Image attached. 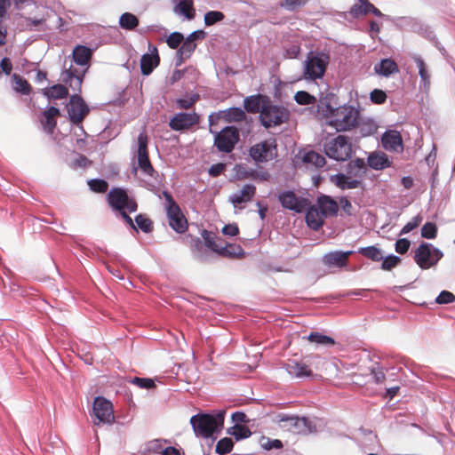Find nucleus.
<instances>
[{"label":"nucleus","mask_w":455,"mask_h":455,"mask_svg":"<svg viewBox=\"0 0 455 455\" xmlns=\"http://www.w3.org/2000/svg\"><path fill=\"white\" fill-rule=\"evenodd\" d=\"M321 108L323 115L328 119L327 124L338 132L349 131L358 124L359 112L354 107L344 105L333 108L326 104Z\"/></svg>","instance_id":"f257e3e1"},{"label":"nucleus","mask_w":455,"mask_h":455,"mask_svg":"<svg viewBox=\"0 0 455 455\" xmlns=\"http://www.w3.org/2000/svg\"><path fill=\"white\" fill-rule=\"evenodd\" d=\"M400 29L419 34L425 39L428 40L444 58L448 57L447 51L439 42L433 28L429 25L422 22L420 20L412 17H400Z\"/></svg>","instance_id":"f03ea898"},{"label":"nucleus","mask_w":455,"mask_h":455,"mask_svg":"<svg viewBox=\"0 0 455 455\" xmlns=\"http://www.w3.org/2000/svg\"><path fill=\"white\" fill-rule=\"evenodd\" d=\"M223 423L224 412H219L217 415L199 413L190 419L196 435L203 438L212 436L219 427H222Z\"/></svg>","instance_id":"7ed1b4c3"},{"label":"nucleus","mask_w":455,"mask_h":455,"mask_svg":"<svg viewBox=\"0 0 455 455\" xmlns=\"http://www.w3.org/2000/svg\"><path fill=\"white\" fill-rule=\"evenodd\" d=\"M330 57L323 52H309L304 61L302 76L306 80L322 78L327 69Z\"/></svg>","instance_id":"20e7f679"},{"label":"nucleus","mask_w":455,"mask_h":455,"mask_svg":"<svg viewBox=\"0 0 455 455\" xmlns=\"http://www.w3.org/2000/svg\"><path fill=\"white\" fill-rule=\"evenodd\" d=\"M443 252L434 244L422 241L414 251L413 259L419 268L429 269L437 265Z\"/></svg>","instance_id":"39448f33"},{"label":"nucleus","mask_w":455,"mask_h":455,"mask_svg":"<svg viewBox=\"0 0 455 455\" xmlns=\"http://www.w3.org/2000/svg\"><path fill=\"white\" fill-rule=\"evenodd\" d=\"M163 197L164 198V209L170 227L179 234L185 233L188 230V224L180 207L169 192L163 191Z\"/></svg>","instance_id":"423d86ee"},{"label":"nucleus","mask_w":455,"mask_h":455,"mask_svg":"<svg viewBox=\"0 0 455 455\" xmlns=\"http://www.w3.org/2000/svg\"><path fill=\"white\" fill-rule=\"evenodd\" d=\"M290 113L284 107L273 105L270 101H263L259 119L266 128L275 127L286 123Z\"/></svg>","instance_id":"0eeeda50"},{"label":"nucleus","mask_w":455,"mask_h":455,"mask_svg":"<svg viewBox=\"0 0 455 455\" xmlns=\"http://www.w3.org/2000/svg\"><path fill=\"white\" fill-rule=\"evenodd\" d=\"M323 149L327 156L336 161H346L352 155V144L345 135L327 140L323 144Z\"/></svg>","instance_id":"6e6552de"},{"label":"nucleus","mask_w":455,"mask_h":455,"mask_svg":"<svg viewBox=\"0 0 455 455\" xmlns=\"http://www.w3.org/2000/svg\"><path fill=\"white\" fill-rule=\"evenodd\" d=\"M148 136L143 130L137 138L138 148L136 152L138 168L147 176L154 177L156 174L148 156Z\"/></svg>","instance_id":"1a4fd4ad"},{"label":"nucleus","mask_w":455,"mask_h":455,"mask_svg":"<svg viewBox=\"0 0 455 455\" xmlns=\"http://www.w3.org/2000/svg\"><path fill=\"white\" fill-rule=\"evenodd\" d=\"M251 157L257 163H267L277 156V143L275 139L260 141L251 146L249 150Z\"/></svg>","instance_id":"9d476101"},{"label":"nucleus","mask_w":455,"mask_h":455,"mask_svg":"<svg viewBox=\"0 0 455 455\" xmlns=\"http://www.w3.org/2000/svg\"><path fill=\"white\" fill-rule=\"evenodd\" d=\"M108 204L116 211L127 210L132 213L137 211L138 204L135 199L130 198L126 191L120 188H112L108 195Z\"/></svg>","instance_id":"9b49d317"},{"label":"nucleus","mask_w":455,"mask_h":455,"mask_svg":"<svg viewBox=\"0 0 455 455\" xmlns=\"http://www.w3.org/2000/svg\"><path fill=\"white\" fill-rule=\"evenodd\" d=\"M67 111L72 124L79 125L87 116L90 108L84 100L78 94L72 95L67 105Z\"/></svg>","instance_id":"f8f14e48"},{"label":"nucleus","mask_w":455,"mask_h":455,"mask_svg":"<svg viewBox=\"0 0 455 455\" xmlns=\"http://www.w3.org/2000/svg\"><path fill=\"white\" fill-rule=\"evenodd\" d=\"M239 140V132L235 126L223 128L215 136L214 146L220 152L230 153Z\"/></svg>","instance_id":"ddd939ff"},{"label":"nucleus","mask_w":455,"mask_h":455,"mask_svg":"<svg viewBox=\"0 0 455 455\" xmlns=\"http://www.w3.org/2000/svg\"><path fill=\"white\" fill-rule=\"evenodd\" d=\"M93 414L98 419V422H94L96 425L100 423L111 424L115 419L113 404L101 396H98L94 400Z\"/></svg>","instance_id":"4468645a"},{"label":"nucleus","mask_w":455,"mask_h":455,"mask_svg":"<svg viewBox=\"0 0 455 455\" xmlns=\"http://www.w3.org/2000/svg\"><path fill=\"white\" fill-rule=\"evenodd\" d=\"M86 70L87 68L84 71H80L78 68L70 65L68 68H65L61 72V81L68 84L74 92H80Z\"/></svg>","instance_id":"2eb2a0df"},{"label":"nucleus","mask_w":455,"mask_h":455,"mask_svg":"<svg viewBox=\"0 0 455 455\" xmlns=\"http://www.w3.org/2000/svg\"><path fill=\"white\" fill-rule=\"evenodd\" d=\"M278 199L283 207L292 210L296 212H305L309 205L307 199L299 198L291 191L282 193Z\"/></svg>","instance_id":"dca6fc26"},{"label":"nucleus","mask_w":455,"mask_h":455,"mask_svg":"<svg viewBox=\"0 0 455 455\" xmlns=\"http://www.w3.org/2000/svg\"><path fill=\"white\" fill-rule=\"evenodd\" d=\"M199 123V116L196 113H178L169 122L173 131H182Z\"/></svg>","instance_id":"f3484780"},{"label":"nucleus","mask_w":455,"mask_h":455,"mask_svg":"<svg viewBox=\"0 0 455 455\" xmlns=\"http://www.w3.org/2000/svg\"><path fill=\"white\" fill-rule=\"evenodd\" d=\"M353 254L348 251H331L323 257V263L329 267H345L348 264V259Z\"/></svg>","instance_id":"a211bd4d"},{"label":"nucleus","mask_w":455,"mask_h":455,"mask_svg":"<svg viewBox=\"0 0 455 455\" xmlns=\"http://www.w3.org/2000/svg\"><path fill=\"white\" fill-rule=\"evenodd\" d=\"M412 59L414 62L417 64V67L419 68V76L420 77L419 82V91L420 92L427 95L430 90V74L428 71V68L422 59V57L419 54L412 55Z\"/></svg>","instance_id":"6ab92c4d"},{"label":"nucleus","mask_w":455,"mask_h":455,"mask_svg":"<svg viewBox=\"0 0 455 455\" xmlns=\"http://www.w3.org/2000/svg\"><path fill=\"white\" fill-rule=\"evenodd\" d=\"M60 116V111L55 107H50L43 112V117L40 123L44 132L52 135L57 126L56 118Z\"/></svg>","instance_id":"aec40b11"},{"label":"nucleus","mask_w":455,"mask_h":455,"mask_svg":"<svg viewBox=\"0 0 455 455\" xmlns=\"http://www.w3.org/2000/svg\"><path fill=\"white\" fill-rule=\"evenodd\" d=\"M256 195V187L252 184L244 185L242 189L230 196L229 201L235 207L251 202Z\"/></svg>","instance_id":"412c9836"},{"label":"nucleus","mask_w":455,"mask_h":455,"mask_svg":"<svg viewBox=\"0 0 455 455\" xmlns=\"http://www.w3.org/2000/svg\"><path fill=\"white\" fill-rule=\"evenodd\" d=\"M307 209L306 221L308 227L314 230H318L323 225L326 216L316 205L307 206Z\"/></svg>","instance_id":"4be33fe9"},{"label":"nucleus","mask_w":455,"mask_h":455,"mask_svg":"<svg viewBox=\"0 0 455 455\" xmlns=\"http://www.w3.org/2000/svg\"><path fill=\"white\" fill-rule=\"evenodd\" d=\"M368 165L374 170L379 171L391 165V161L387 154L382 151L371 152L367 158Z\"/></svg>","instance_id":"5701e85b"},{"label":"nucleus","mask_w":455,"mask_h":455,"mask_svg":"<svg viewBox=\"0 0 455 455\" xmlns=\"http://www.w3.org/2000/svg\"><path fill=\"white\" fill-rule=\"evenodd\" d=\"M154 52L155 53L152 54L146 53L142 55L140 59V69L144 76L150 75L160 63L156 47H154Z\"/></svg>","instance_id":"b1692460"},{"label":"nucleus","mask_w":455,"mask_h":455,"mask_svg":"<svg viewBox=\"0 0 455 455\" xmlns=\"http://www.w3.org/2000/svg\"><path fill=\"white\" fill-rule=\"evenodd\" d=\"M316 206L326 217L336 215L339 211L338 203L331 196L325 195H323L317 198Z\"/></svg>","instance_id":"393cba45"},{"label":"nucleus","mask_w":455,"mask_h":455,"mask_svg":"<svg viewBox=\"0 0 455 455\" xmlns=\"http://www.w3.org/2000/svg\"><path fill=\"white\" fill-rule=\"evenodd\" d=\"M288 373L296 378L309 377L312 375V371L303 362L289 361L285 365Z\"/></svg>","instance_id":"a878e982"},{"label":"nucleus","mask_w":455,"mask_h":455,"mask_svg":"<svg viewBox=\"0 0 455 455\" xmlns=\"http://www.w3.org/2000/svg\"><path fill=\"white\" fill-rule=\"evenodd\" d=\"M73 60L80 66L88 65L92 57V51L84 45H77L73 50Z\"/></svg>","instance_id":"bb28decb"},{"label":"nucleus","mask_w":455,"mask_h":455,"mask_svg":"<svg viewBox=\"0 0 455 455\" xmlns=\"http://www.w3.org/2000/svg\"><path fill=\"white\" fill-rule=\"evenodd\" d=\"M12 89L22 95H29L32 92V86L30 84L20 75L12 74Z\"/></svg>","instance_id":"cd10ccee"},{"label":"nucleus","mask_w":455,"mask_h":455,"mask_svg":"<svg viewBox=\"0 0 455 455\" xmlns=\"http://www.w3.org/2000/svg\"><path fill=\"white\" fill-rule=\"evenodd\" d=\"M332 182L341 189H352L359 188L361 181L357 180H352L345 174L339 173L331 177Z\"/></svg>","instance_id":"c85d7f7f"},{"label":"nucleus","mask_w":455,"mask_h":455,"mask_svg":"<svg viewBox=\"0 0 455 455\" xmlns=\"http://www.w3.org/2000/svg\"><path fill=\"white\" fill-rule=\"evenodd\" d=\"M202 235L205 241L206 246L220 255L226 242L222 238H220L206 230H204Z\"/></svg>","instance_id":"c756f323"},{"label":"nucleus","mask_w":455,"mask_h":455,"mask_svg":"<svg viewBox=\"0 0 455 455\" xmlns=\"http://www.w3.org/2000/svg\"><path fill=\"white\" fill-rule=\"evenodd\" d=\"M43 94L48 99L61 100L68 95V90L66 85L58 84L44 89Z\"/></svg>","instance_id":"7c9ffc66"},{"label":"nucleus","mask_w":455,"mask_h":455,"mask_svg":"<svg viewBox=\"0 0 455 455\" xmlns=\"http://www.w3.org/2000/svg\"><path fill=\"white\" fill-rule=\"evenodd\" d=\"M397 70V64L392 59H384L374 66L376 74L383 76H388Z\"/></svg>","instance_id":"2f4dec72"},{"label":"nucleus","mask_w":455,"mask_h":455,"mask_svg":"<svg viewBox=\"0 0 455 455\" xmlns=\"http://www.w3.org/2000/svg\"><path fill=\"white\" fill-rule=\"evenodd\" d=\"M174 12L184 15L188 20H193L196 11L192 0H180L173 8Z\"/></svg>","instance_id":"473e14b6"},{"label":"nucleus","mask_w":455,"mask_h":455,"mask_svg":"<svg viewBox=\"0 0 455 455\" xmlns=\"http://www.w3.org/2000/svg\"><path fill=\"white\" fill-rule=\"evenodd\" d=\"M196 48V44L187 38L181 43L177 52V65H180L185 60L188 59Z\"/></svg>","instance_id":"72a5a7b5"},{"label":"nucleus","mask_w":455,"mask_h":455,"mask_svg":"<svg viewBox=\"0 0 455 455\" xmlns=\"http://www.w3.org/2000/svg\"><path fill=\"white\" fill-rule=\"evenodd\" d=\"M381 145L386 150L396 151L398 148V132L387 131L381 137Z\"/></svg>","instance_id":"f704fd0d"},{"label":"nucleus","mask_w":455,"mask_h":455,"mask_svg":"<svg viewBox=\"0 0 455 455\" xmlns=\"http://www.w3.org/2000/svg\"><path fill=\"white\" fill-rule=\"evenodd\" d=\"M261 100L262 96L260 94L247 97L243 101V107L250 113H260L262 107Z\"/></svg>","instance_id":"c9c22d12"},{"label":"nucleus","mask_w":455,"mask_h":455,"mask_svg":"<svg viewBox=\"0 0 455 455\" xmlns=\"http://www.w3.org/2000/svg\"><path fill=\"white\" fill-rule=\"evenodd\" d=\"M119 25L126 30H132L139 25V19L131 12H124L119 19Z\"/></svg>","instance_id":"e433bc0d"},{"label":"nucleus","mask_w":455,"mask_h":455,"mask_svg":"<svg viewBox=\"0 0 455 455\" xmlns=\"http://www.w3.org/2000/svg\"><path fill=\"white\" fill-rule=\"evenodd\" d=\"M360 4H354L350 9V13L354 17H359L370 13L373 4L368 0H359Z\"/></svg>","instance_id":"4c0bfd02"},{"label":"nucleus","mask_w":455,"mask_h":455,"mask_svg":"<svg viewBox=\"0 0 455 455\" xmlns=\"http://www.w3.org/2000/svg\"><path fill=\"white\" fill-rule=\"evenodd\" d=\"M224 117L228 122L231 123L246 120L247 116L242 108H231L225 112Z\"/></svg>","instance_id":"58836bf2"},{"label":"nucleus","mask_w":455,"mask_h":455,"mask_svg":"<svg viewBox=\"0 0 455 455\" xmlns=\"http://www.w3.org/2000/svg\"><path fill=\"white\" fill-rule=\"evenodd\" d=\"M358 252L373 261H380L384 258L381 251L375 246L360 248Z\"/></svg>","instance_id":"ea45409f"},{"label":"nucleus","mask_w":455,"mask_h":455,"mask_svg":"<svg viewBox=\"0 0 455 455\" xmlns=\"http://www.w3.org/2000/svg\"><path fill=\"white\" fill-rule=\"evenodd\" d=\"M243 254V250L239 244L228 243L227 242L225 243L222 251L220 253L221 256L229 258L240 257Z\"/></svg>","instance_id":"a19ab883"},{"label":"nucleus","mask_w":455,"mask_h":455,"mask_svg":"<svg viewBox=\"0 0 455 455\" xmlns=\"http://www.w3.org/2000/svg\"><path fill=\"white\" fill-rule=\"evenodd\" d=\"M228 433L233 435L236 440L247 438L251 435L249 427L242 424H235L228 430Z\"/></svg>","instance_id":"79ce46f5"},{"label":"nucleus","mask_w":455,"mask_h":455,"mask_svg":"<svg viewBox=\"0 0 455 455\" xmlns=\"http://www.w3.org/2000/svg\"><path fill=\"white\" fill-rule=\"evenodd\" d=\"M305 163L312 164L315 167H323L326 164V160L323 156L315 151H309L303 156Z\"/></svg>","instance_id":"37998d69"},{"label":"nucleus","mask_w":455,"mask_h":455,"mask_svg":"<svg viewBox=\"0 0 455 455\" xmlns=\"http://www.w3.org/2000/svg\"><path fill=\"white\" fill-rule=\"evenodd\" d=\"M234 447V443L231 438L224 437L220 439L216 444V452L220 455L229 453Z\"/></svg>","instance_id":"c03bdc74"},{"label":"nucleus","mask_w":455,"mask_h":455,"mask_svg":"<svg viewBox=\"0 0 455 455\" xmlns=\"http://www.w3.org/2000/svg\"><path fill=\"white\" fill-rule=\"evenodd\" d=\"M225 19L223 12L220 11H210L204 14V24L205 26H212L218 22L222 21Z\"/></svg>","instance_id":"a18cd8bd"},{"label":"nucleus","mask_w":455,"mask_h":455,"mask_svg":"<svg viewBox=\"0 0 455 455\" xmlns=\"http://www.w3.org/2000/svg\"><path fill=\"white\" fill-rule=\"evenodd\" d=\"M307 339L310 342H314V343L320 344V345H334L335 344V341L332 338L323 335V334H321L319 332H311L308 335Z\"/></svg>","instance_id":"49530a36"},{"label":"nucleus","mask_w":455,"mask_h":455,"mask_svg":"<svg viewBox=\"0 0 455 455\" xmlns=\"http://www.w3.org/2000/svg\"><path fill=\"white\" fill-rule=\"evenodd\" d=\"M437 235V226L435 222L427 221L421 228V236L426 239H434Z\"/></svg>","instance_id":"de8ad7c7"},{"label":"nucleus","mask_w":455,"mask_h":455,"mask_svg":"<svg viewBox=\"0 0 455 455\" xmlns=\"http://www.w3.org/2000/svg\"><path fill=\"white\" fill-rule=\"evenodd\" d=\"M91 190L96 193H105L108 188V183L101 179H93L88 181Z\"/></svg>","instance_id":"09e8293b"},{"label":"nucleus","mask_w":455,"mask_h":455,"mask_svg":"<svg viewBox=\"0 0 455 455\" xmlns=\"http://www.w3.org/2000/svg\"><path fill=\"white\" fill-rule=\"evenodd\" d=\"M135 222L137 226L145 233L151 232L153 229V222L145 215H137L135 218Z\"/></svg>","instance_id":"8fccbe9b"},{"label":"nucleus","mask_w":455,"mask_h":455,"mask_svg":"<svg viewBox=\"0 0 455 455\" xmlns=\"http://www.w3.org/2000/svg\"><path fill=\"white\" fill-rule=\"evenodd\" d=\"M294 99L299 105H309L315 102V98L305 91H299L296 92Z\"/></svg>","instance_id":"3c124183"},{"label":"nucleus","mask_w":455,"mask_h":455,"mask_svg":"<svg viewBox=\"0 0 455 455\" xmlns=\"http://www.w3.org/2000/svg\"><path fill=\"white\" fill-rule=\"evenodd\" d=\"M455 301V295L446 290L442 291L435 299V303L447 305Z\"/></svg>","instance_id":"603ef678"},{"label":"nucleus","mask_w":455,"mask_h":455,"mask_svg":"<svg viewBox=\"0 0 455 455\" xmlns=\"http://www.w3.org/2000/svg\"><path fill=\"white\" fill-rule=\"evenodd\" d=\"M306 4L307 0H283L280 2L279 5L285 10L295 11L304 6Z\"/></svg>","instance_id":"864d4df0"},{"label":"nucleus","mask_w":455,"mask_h":455,"mask_svg":"<svg viewBox=\"0 0 455 455\" xmlns=\"http://www.w3.org/2000/svg\"><path fill=\"white\" fill-rule=\"evenodd\" d=\"M260 444L267 451L273 449L279 450L283 448V443L279 439L272 440L268 437H262L260 440Z\"/></svg>","instance_id":"5fc2aeb1"},{"label":"nucleus","mask_w":455,"mask_h":455,"mask_svg":"<svg viewBox=\"0 0 455 455\" xmlns=\"http://www.w3.org/2000/svg\"><path fill=\"white\" fill-rule=\"evenodd\" d=\"M184 41V36L180 32L172 33L166 39V43L171 49H177Z\"/></svg>","instance_id":"6e6d98bb"},{"label":"nucleus","mask_w":455,"mask_h":455,"mask_svg":"<svg viewBox=\"0 0 455 455\" xmlns=\"http://www.w3.org/2000/svg\"><path fill=\"white\" fill-rule=\"evenodd\" d=\"M131 382L139 387L145 389H151L156 387L154 380L148 378L134 377Z\"/></svg>","instance_id":"4d7b16f0"},{"label":"nucleus","mask_w":455,"mask_h":455,"mask_svg":"<svg viewBox=\"0 0 455 455\" xmlns=\"http://www.w3.org/2000/svg\"><path fill=\"white\" fill-rule=\"evenodd\" d=\"M422 218L419 215H417L412 218L408 223H406L403 228L400 230V235L403 234H408L413 229H415L421 223Z\"/></svg>","instance_id":"13d9d810"},{"label":"nucleus","mask_w":455,"mask_h":455,"mask_svg":"<svg viewBox=\"0 0 455 455\" xmlns=\"http://www.w3.org/2000/svg\"><path fill=\"white\" fill-rule=\"evenodd\" d=\"M281 420L287 422L291 427H294L295 429H298L300 426H306L307 421L306 418H299L293 416L286 417Z\"/></svg>","instance_id":"bf43d9fd"},{"label":"nucleus","mask_w":455,"mask_h":455,"mask_svg":"<svg viewBox=\"0 0 455 455\" xmlns=\"http://www.w3.org/2000/svg\"><path fill=\"white\" fill-rule=\"evenodd\" d=\"M371 100L375 103V104H382L386 101V99H387V95L385 93V92H383L382 90H379V89H374L371 92Z\"/></svg>","instance_id":"052dcab7"},{"label":"nucleus","mask_w":455,"mask_h":455,"mask_svg":"<svg viewBox=\"0 0 455 455\" xmlns=\"http://www.w3.org/2000/svg\"><path fill=\"white\" fill-rule=\"evenodd\" d=\"M398 265V257L389 256L383 258L381 268L384 270H391Z\"/></svg>","instance_id":"680f3d73"},{"label":"nucleus","mask_w":455,"mask_h":455,"mask_svg":"<svg viewBox=\"0 0 455 455\" xmlns=\"http://www.w3.org/2000/svg\"><path fill=\"white\" fill-rule=\"evenodd\" d=\"M198 99H199L198 95H193L192 97H190L188 99L178 100L177 104L180 108L189 109L194 106V104L197 101Z\"/></svg>","instance_id":"e2e57ef3"},{"label":"nucleus","mask_w":455,"mask_h":455,"mask_svg":"<svg viewBox=\"0 0 455 455\" xmlns=\"http://www.w3.org/2000/svg\"><path fill=\"white\" fill-rule=\"evenodd\" d=\"M225 235L235 236L239 234L238 226L235 223L225 225L222 228Z\"/></svg>","instance_id":"0e129e2a"},{"label":"nucleus","mask_w":455,"mask_h":455,"mask_svg":"<svg viewBox=\"0 0 455 455\" xmlns=\"http://www.w3.org/2000/svg\"><path fill=\"white\" fill-rule=\"evenodd\" d=\"M226 169V164L222 163L212 164L209 169V174L212 177L220 176Z\"/></svg>","instance_id":"69168bd1"},{"label":"nucleus","mask_w":455,"mask_h":455,"mask_svg":"<svg viewBox=\"0 0 455 455\" xmlns=\"http://www.w3.org/2000/svg\"><path fill=\"white\" fill-rule=\"evenodd\" d=\"M0 68L5 75H11L12 70V64L9 58L4 57L0 62Z\"/></svg>","instance_id":"338daca9"},{"label":"nucleus","mask_w":455,"mask_h":455,"mask_svg":"<svg viewBox=\"0 0 455 455\" xmlns=\"http://www.w3.org/2000/svg\"><path fill=\"white\" fill-rule=\"evenodd\" d=\"M339 204H340V206H341L342 210L347 214H348V215L352 214L353 206H352L351 203L349 202V200L347 197H341L339 199Z\"/></svg>","instance_id":"774afa93"}]
</instances>
